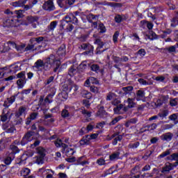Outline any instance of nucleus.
<instances>
[{
  "label": "nucleus",
  "instance_id": "nucleus-33",
  "mask_svg": "<svg viewBox=\"0 0 178 178\" xmlns=\"http://www.w3.org/2000/svg\"><path fill=\"white\" fill-rule=\"evenodd\" d=\"M56 147H63L64 149H66V144H63L60 139H58L54 142Z\"/></svg>",
  "mask_w": 178,
  "mask_h": 178
},
{
  "label": "nucleus",
  "instance_id": "nucleus-55",
  "mask_svg": "<svg viewBox=\"0 0 178 178\" xmlns=\"http://www.w3.org/2000/svg\"><path fill=\"white\" fill-rule=\"evenodd\" d=\"M138 81L143 86H148V82H147V81L144 80L143 79H139Z\"/></svg>",
  "mask_w": 178,
  "mask_h": 178
},
{
  "label": "nucleus",
  "instance_id": "nucleus-56",
  "mask_svg": "<svg viewBox=\"0 0 178 178\" xmlns=\"http://www.w3.org/2000/svg\"><path fill=\"white\" fill-rule=\"evenodd\" d=\"M147 27L149 30H152V29H154V24L151 23L149 22H147Z\"/></svg>",
  "mask_w": 178,
  "mask_h": 178
},
{
  "label": "nucleus",
  "instance_id": "nucleus-15",
  "mask_svg": "<svg viewBox=\"0 0 178 178\" xmlns=\"http://www.w3.org/2000/svg\"><path fill=\"white\" fill-rule=\"evenodd\" d=\"M27 3V0H19L18 1H15L13 3V6H15V8L19 7L22 8Z\"/></svg>",
  "mask_w": 178,
  "mask_h": 178
},
{
  "label": "nucleus",
  "instance_id": "nucleus-63",
  "mask_svg": "<svg viewBox=\"0 0 178 178\" xmlns=\"http://www.w3.org/2000/svg\"><path fill=\"white\" fill-rule=\"evenodd\" d=\"M147 21H145V20H142L141 22H140V27H142V29H145V26H147Z\"/></svg>",
  "mask_w": 178,
  "mask_h": 178
},
{
  "label": "nucleus",
  "instance_id": "nucleus-28",
  "mask_svg": "<svg viewBox=\"0 0 178 178\" xmlns=\"http://www.w3.org/2000/svg\"><path fill=\"white\" fill-rule=\"evenodd\" d=\"M30 169L26 168L20 171V175L22 176L23 177H26V176H29L30 175Z\"/></svg>",
  "mask_w": 178,
  "mask_h": 178
},
{
  "label": "nucleus",
  "instance_id": "nucleus-22",
  "mask_svg": "<svg viewBox=\"0 0 178 178\" xmlns=\"http://www.w3.org/2000/svg\"><path fill=\"white\" fill-rule=\"evenodd\" d=\"M57 4L60 8L67 9V1L66 0H57Z\"/></svg>",
  "mask_w": 178,
  "mask_h": 178
},
{
  "label": "nucleus",
  "instance_id": "nucleus-41",
  "mask_svg": "<svg viewBox=\"0 0 178 178\" xmlns=\"http://www.w3.org/2000/svg\"><path fill=\"white\" fill-rule=\"evenodd\" d=\"M123 109V105L120 104L118 106L114 108V113H120V111Z\"/></svg>",
  "mask_w": 178,
  "mask_h": 178
},
{
  "label": "nucleus",
  "instance_id": "nucleus-46",
  "mask_svg": "<svg viewBox=\"0 0 178 178\" xmlns=\"http://www.w3.org/2000/svg\"><path fill=\"white\" fill-rule=\"evenodd\" d=\"M146 127L149 131H151V130H155V129L157 127V125L156 124H152V125L147 126Z\"/></svg>",
  "mask_w": 178,
  "mask_h": 178
},
{
  "label": "nucleus",
  "instance_id": "nucleus-19",
  "mask_svg": "<svg viewBox=\"0 0 178 178\" xmlns=\"http://www.w3.org/2000/svg\"><path fill=\"white\" fill-rule=\"evenodd\" d=\"M112 138H114L113 140V145H116L118 144V141H122L123 136L122 135H118L117 136L116 135H113Z\"/></svg>",
  "mask_w": 178,
  "mask_h": 178
},
{
  "label": "nucleus",
  "instance_id": "nucleus-48",
  "mask_svg": "<svg viewBox=\"0 0 178 178\" xmlns=\"http://www.w3.org/2000/svg\"><path fill=\"white\" fill-rule=\"evenodd\" d=\"M154 80H156V81L162 82L165 81V76H156V78H154Z\"/></svg>",
  "mask_w": 178,
  "mask_h": 178
},
{
  "label": "nucleus",
  "instance_id": "nucleus-8",
  "mask_svg": "<svg viewBox=\"0 0 178 178\" xmlns=\"http://www.w3.org/2000/svg\"><path fill=\"white\" fill-rule=\"evenodd\" d=\"M43 9L44 10H49L51 12V10H55V5H54V1L52 0H49L43 4Z\"/></svg>",
  "mask_w": 178,
  "mask_h": 178
},
{
  "label": "nucleus",
  "instance_id": "nucleus-27",
  "mask_svg": "<svg viewBox=\"0 0 178 178\" xmlns=\"http://www.w3.org/2000/svg\"><path fill=\"white\" fill-rule=\"evenodd\" d=\"M9 115V112L6 113V108L3 110V113L1 116V122H6L8 120V116Z\"/></svg>",
  "mask_w": 178,
  "mask_h": 178
},
{
  "label": "nucleus",
  "instance_id": "nucleus-13",
  "mask_svg": "<svg viewBox=\"0 0 178 178\" xmlns=\"http://www.w3.org/2000/svg\"><path fill=\"white\" fill-rule=\"evenodd\" d=\"M10 44L11 45H13V47H15L17 51H18L19 52H24L25 51V47H26V44H22L21 45H16V43L13 42H10Z\"/></svg>",
  "mask_w": 178,
  "mask_h": 178
},
{
  "label": "nucleus",
  "instance_id": "nucleus-64",
  "mask_svg": "<svg viewBox=\"0 0 178 178\" xmlns=\"http://www.w3.org/2000/svg\"><path fill=\"white\" fill-rule=\"evenodd\" d=\"M59 178H67V175L63 172L58 173Z\"/></svg>",
  "mask_w": 178,
  "mask_h": 178
},
{
  "label": "nucleus",
  "instance_id": "nucleus-34",
  "mask_svg": "<svg viewBox=\"0 0 178 178\" xmlns=\"http://www.w3.org/2000/svg\"><path fill=\"white\" fill-rule=\"evenodd\" d=\"M104 115H106V112L104 111V107H100L96 115L99 118H104Z\"/></svg>",
  "mask_w": 178,
  "mask_h": 178
},
{
  "label": "nucleus",
  "instance_id": "nucleus-10",
  "mask_svg": "<svg viewBox=\"0 0 178 178\" xmlns=\"http://www.w3.org/2000/svg\"><path fill=\"white\" fill-rule=\"evenodd\" d=\"M172 138H173V134L170 132L163 134L161 136V140H162V141H168V142L172 141Z\"/></svg>",
  "mask_w": 178,
  "mask_h": 178
},
{
  "label": "nucleus",
  "instance_id": "nucleus-31",
  "mask_svg": "<svg viewBox=\"0 0 178 178\" xmlns=\"http://www.w3.org/2000/svg\"><path fill=\"white\" fill-rule=\"evenodd\" d=\"M38 116L37 113H33L31 114L30 117L26 120V124H30L31 120H34V119H36Z\"/></svg>",
  "mask_w": 178,
  "mask_h": 178
},
{
  "label": "nucleus",
  "instance_id": "nucleus-24",
  "mask_svg": "<svg viewBox=\"0 0 178 178\" xmlns=\"http://www.w3.org/2000/svg\"><path fill=\"white\" fill-rule=\"evenodd\" d=\"M77 73V67L73 65L70 67L68 74L69 76H70L71 77H73V76H74V74H76Z\"/></svg>",
  "mask_w": 178,
  "mask_h": 178
},
{
  "label": "nucleus",
  "instance_id": "nucleus-51",
  "mask_svg": "<svg viewBox=\"0 0 178 178\" xmlns=\"http://www.w3.org/2000/svg\"><path fill=\"white\" fill-rule=\"evenodd\" d=\"M118 37H119V31H116L113 36V42H118Z\"/></svg>",
  "mask_w": 178,
  "mask_h": 178
},
{
  "label": "nucleus",
  "instance_id": "nucleus-58",
  "mask_svg": "<svg viewBox=\"0 0 178 178\" xmlns=\"http://www.w3.org/2000/svg\"><path fill=\"white\" fill-rule=\"evenodd\" d=\"M34 49V45L33 44H29L26 48H25V51H33Z\"/></svg>",
  "mask_w": 178,
  "mask_h": 178
},
{
  "label": "nucleus",
  "instance_id": "nucleus-40",
  "mask_svg": "<svg viewBox=\"0 0 178 178\" xmlns=\"http://www.w3.org/2000/svg\"><path fill=\"white\" fill-rule=\"evenodd\" d=\"M24 13V11L21 10H15V13H16V15H17V19H22V17H23V16H24V15H23Z\"/></svg>",
  "mask_w": 178,
  "mask_h": 178
},
{
  "label": "nucleus",
  "instance_id": "nucleus-44",
  "mask_svg": "<svg viewBox=\"0 0 178 178\" xmlns=\"http://www.w3.org/2000/svg\"><path fill=\"white\" fill-rule=\"evenodd\" d=\"M90 91H91L92 92H94L95 94H98V92H99V89H98L97 87L91 86V87H90Z\"/></svg>",
  "mask_w": 178,
  "mask_h": 178
},
{
  "label": "nucleus",
  "instance_id": "nucleus-14",
  "mask_svg": "<svg viewBox=\"0 0 178 178\" xmlns=\"http://www.w3.org/2000/svg\"><path fill=\"white\" fill-rule=\"evenodd\" d=\"M136 98L137 101H144V98H145V92L143 90H138Z\"/></svg>",
  "mask_w": 178,
  "mask_h": 178
},
{
  "label": "nucleus",
  "instance_id": "nucleus-5",
  "mask_svg": "<svg viewBox=\"0 0 178 178\" xmlns=\"http://www.w3.org/2000/svg\"><path fill=\"white\" fill-rule=\"evenodd\" d=\"M10 151H12L10 154L11 156H9L7 158H6V159L4 160V163H6V165H10V163H12V161L15 159V156H13V155L16 154V151H17V147L11 146Z\"/></svg>",
  "mask_w": 178,
  "mask_h": 178
},
{
  "label": "nucleus",
  "instance_id": "nucleus-38",
  "mask_svg": "<svg viewBox=\"0 0 178 178\" xmlns=\"http://www.w3.org/2000/svg\"><path fill=\"white\" fill-rule=\"evenodd\" d=\"M24 79H20L17 81V84L18 86V88H23L24 87Z\"/></svg>",
  "mask_w": 178,
  "mask_h": 178
},
{
  "label": "nucleus",
  "instance_id": "nucleus-59",
  "mask_svg": "<svg viewBox=\"0 0 178 178\" xmlns=\"http://www.w3.org/2000/svg\"><path fill=\"white\" fill-rule=\"evenodd\" d=\"M170 104L171 106H176V105H177V99H172L170 102Z\"/></svg>",
  "mask_w": 178,
  "mask_h": 178
},
{
  "label": "nucleus",
  "instance_id": "nucleus-7",
  "mask_svg": "<svg viewBox=\"0 0 178 178\" xmlns=\"http://www.w3.org/2000/svg\"><path fill=\"white\" fill-rule=\"evenodd\" d=\"M26 20L30 24H32L33 29H37V25L40 24L38 22V17L29 15L26 17Z\"/></svg>",
  "mask_w": 178,
  "mask_h": 178
},
{
  "label": "nucleus",
  "instance_id": "nucleus-18",
  "mask_svg": "<svg viewBox=\"0 0 178 178\" xmlns=\"http://www.w3.org/2000/svg\"><path fill=\"white\" fill-rule=\"evenodd\" d=\"M91 140V136L90 135H87L86 136L83 137L82 140H80L81 145H86L90 144V140Z\"/></svg>",
  "mask_w": 178,
  "mask_h": 178
},
{
  "label": "nucleus",
  "instance_id": "nucleus-61",
  "mask_svg": "<svg viewBox=\"0 0 178 178\" xmlns=\"http://www.w3.org/2000/svg\"><path fill=\"white\" fill-rule=\"evenodd\" d=\"M138 55L140 56H145V50L144 49H141L138 51Z\"/></svg>",
  "mask_w": 178,
  "mask_h": 178
},
{
  "label": "nucleus",
  "instance_id": "nucleus-30",
  "mask_svg": "<svg viewBox=\"0 0 178 178\" xmlns=\"http://www.w3.org/2000/svg\"><path fill=\"white\" fill-rule=\"evenodd\" d=\"M82 97H83V98H87V99H90L92 95H91V92L87 91V90H82L81 92Z\"/></svg>",
  "mask_w": 178,
  "mask_h": 178
},
{
  "label": "nucleus",
  "instance_id": "nucleus-43",
  "mask_svg": "<svg viewBox=\"0 0 178 178\" xmlns=\"http://www.w3.org/2000/svg\"><path fill=\"white\" fill-rule=\"evenodd\" d=\"M115 20L116 23H121V22H123V17L121 15H117L115 17Z\"/></svg>",
  "mask_w": 178,
  "mask_h": 178
},
{
  "label": "nucleus",
  "instance_id": "nucleus-32",
  "mask_svg": "<svg viewBox=\"0 0 178 178\" xmlns=\"http://www.w3.org/2000/svg\"><path fill=\"white\" fill-rule=\"evenodd\" d=\"M167 161H178V153H174L167 157Z\"/></svg>",
  "mask_w": 178,
  "mask_h": 178
},
{
  "label": "nucleus",
  "instance_id": "nucleus-37",
  "mask_svg": "<svg viewBox=\"0 0 178 178\" xmlns=\"http://www.w3.org/2000/svg\"><path fill=\"white\" fill-rule=\"evenodd\" d=\"M91 70L92 72H95L96 73H98L99 72V66L97 64H93L90 66Z\"/></svg>",
  "mask_w": 178,
  "mask_h": 178
},
{
  "label": "nucleus",
  "instance_id": "nucleus-26",
  "mask_svg": "<svg viewBox=\"0 0 178 178\" xmlns=\"http://www.w3.org/2000/svg\"><path fill=\"white\" fill-rule=\"evenodd\" d=\"M169 115V111L168 110H163L159 112V116L161 118L162 120L166 119V117Z\"/></svg>",
  "mask_w": 178,
  "mask_h": 178
},
{
  "label": "nucleus",
  "instance_id": "nucleus-3",
  "mask_svg": "<svg viewBox=\"0 0 178 178\" xmlns=\"http://www.w3.org/2000/svg\"><path fill=\"white\" fill-rule=\"evenodd\" d=\"M33 70L36 72H42V69H47V64L41 59H38L33 66Z\"/></svg>",
  "mask_w": 178,
  "mask_h": 178
},
{
  "label": "nucleus",
  "instance_id": "nucleus-42",
  "mask_svg": "<svg viewBox=\"0 0 178 178\" xmlns=\"http://www.w3.org/2000/svg\"><path fill=\"white\" fill-rule=\"evenodd\" d=\"M122 91L124 92H126L127 94H129V91H133V87L132 86H127L122 88Z\"/></svg>",
  "mask_w": 178,
  "mask_h": 178
},
{
  "label": "nucleus",
  "instance_id": "nucleus-9",
  "mask_svg": "<svg viewBox=\"0 0 178 178\" xmlns=\"http://www.w3.org/2000/svg\"><path fill=\"white\" fill-rule=\"evenodd\" d=\"M65 20L67 23H73V24H77L79 20L77 17H74V15L70 13L65 17Z\"/></svg>",
  "mask_w": 178,
  "mask_h": 178
},
{
  "label": "nucleus",
  "instance_id": "nucleus-54",
  "mask_svg": "<svg viewBox=\"0 0 178 178\" xmlns=\"http://www.w3.org/2000/svg\"><path fill=\"white\" fill-rule=\"evenodd\" d=\"M168 155H170V151L169 149L160 154V158H165Z\"/></svg>",
  "mask_w": 178,
  "mask_h": 178
},
{
  "label": "nucleus",
  "instance_id": "nucleus-50",
  "mask_svg": "<svg viewBox=\"0 0 178 178\" xmlns=\"http://www.w3.org/2000/svg\"><path fill=\"white\" fill-rule=\"evenodd\" d=\"M140 145V143L136 142L134 143H130L129 147V148H137Z\"/></svg>",
  "mask_w": 178,
  "mask_h": 178
},
{
  "label": "nucleus",
  "instance_id": "nucleus-47",
  "mask_svg": "<svg viewBox=\"0 0 178 178\" xmlns=\"http://www.w3.org/2000/svg\"><path fill=\"white\" fill-rule=\"evenodd\" d=\"M97 163L99 164V166H102V165H105V159H99L97 160Z\"/></svg>",
  "mask_w": 178,
  "mask_h": 178
},
{
  "label": "nucleus",
  "instance_id": "nucleus-4",
  "mask_svg": "<svg viewBox=\"0 0 178 178\" xmlns=\"http://www.w3.org/2000/svg\"><path fill=\"white\" fill-rule=\"evenodd\" d=\"M37 154L40 156L36 157V163L38 165L44 163V156H45V149L42 147H38L37 149Z\"/></svg>",
  "mask_w": 178,
  "mask_h": 178
},
{
  "label": "nucleus",
  "instance_id": "nucleus-21",
  "mask_svg": "<svg viewBox=\"0 0 178 178\" xmlns=\"http://www.w3.org/2000/svg\"><path fill=\"white\" fill-rule=\"evenodd\" d=\"M23 115H26V107H20L16 113L15 116L19 118L20 116H23Z\"/></svg>",
  "mask_w": 178,
  "mask_h": 178
},
{
  "label": "nucleus",
  "instance_id": "nucleus-35",
  "mask_svg": "<svg viewBox=\"0 0 178 178\" xmlns=\"http://www.w3.org/2000/svg\"><path fill=\"white\" fill-rule=\"evenodd\" d=\"M127 103L128 104V108H134L136 106L134 99L128 98Z\"/></svg>",
  "mask_w": 178,
  "mask_h": 178
},
{
  "label": "nucleus",
  "instance_id": "nucleus-62",
  "mask_svg": "<svg viewBox=\"0 0 178 178\" xmlns=\"http://www.w3.org/2000/svg\"><path fill=\"white\" fill-rule=\"evenodd\" d=\"M167 49L169 52H175L176 51V46H171V47H168Z\"/></svg>",
  "mask_w": 178,
  "mask_h": 178
},
{
  "label": "nucleus",
  "instance_id": "nucleus-12",
  "mask_svg": "<svg viewBox=\"0 0 178 178\" xmlns=\"http://www.w3.org/2000/svg\"><path fill=\"white\" fill-rule=\"evenodd\" d=\"M173 165L170 163H165V166L161 170V173H169L170 170H172Z\"/></svg>",
  "mask_w": 178,
  "mask_h": 178
},
{
  "label": "nucleus",
  "instance_id": "nucleus-60",
  "mask_svg": "<svg viewBox=\"0 0 178 178\" xmlns=\"http://www.w3.org/2000/svg\"><path fill=\"white\" fill-rule=\"evenodd\" d=\"M120 119H122L120 117L115 118L114 120H112L111 124H116V123H118V122H119Z\"/></svg>",
  "mask_w": 178,
  "mask_h": 178
},
{
  "label": "nucleus",
  "instance_id": "nucleus-49",
  "mask_svg": "<svg viewBox=\"0 0 178 178\" xmlns=\"http://www.w3.org/2000/svg\"><path fill=\"white\" fill-rule=\"evenodd\" d=\"M89 81H90L91 84H98V80H97V79L95 77L90 76L89 78Z\"/></svg>",
  "mask_w": 178,
  "mask_h": 178
},
{
  "label": "nucleus",
  "instance_id": "nucleus-20",
  "mask_svg": "<svg viewBox=\"0 0 178 178\" xmlns=\"http://www.w3.org/2000/svg\"><path fill=\"white\" fill-rule=\"evenodd\" d=\"M168 119L170 120H172V122H174V124H178V113H174L172 115H170L168 117Z\"/></svg>",
  "mask_w": 178,
  "mask_h": 178
},
{
  "label": "nucleus",
  "instance_id": "nucleus-25",
  "mask_svg": "<svg viewBox=\"0 0 178 178\" xmlns=\"http://www.w3.org/2000/svg\"><path fill=\"white\" fill-rule=\"evenodd\" d=\"M120 155V153L119 152H114L109 156V159L110 161H118V159H119Z\"/></svg>",
  "mask_w": 178,
  "mask_h": 178
},
{
  "label": "nucleus",
  "instance_id": "nucleus-39",
  "mask_svg": "<svg viewBox=\"0 0 178 178\" xmlns=\"http://www.w3.org/2000/svg\"><path fill=\"white\" fill-rule=\"evenodd\" d=\"M115 97H116V95H115V93L109 92L107 95L106 101H111V100L115 98Z\"/></svg>",
  "mask_w": 178,
  "mask_h": 178
},
{
  "label": "nucleus",
  "instance_id": "nucleus-16",
  "mask_svg": "<svg viewBox=\"0 0 178 178\" xmlns=\"http://www.w3.org/2000/svg\"><path fill=\"white\" fill-rule=\"evenodd\" d=\"M15 26V20L13 19H8L3 22V27H13Z\"/></svg>",
  "mask_w": 178,
  "mask_h": 178
},
{
  "label": "nucleus",
  "instance_id": "nucleus-17",
  "mask_svg": "<svg viewBox=\"0 0 178 178\" xmlns=\"http://www.w3.org/2000/svg\"><path fill=\"white\" fill-rule=\"evenodd\" d=\"M64 151H65L67 156H72L74 155V152H76L74 149L67 147V145H66V147L64 149Z\"/></svg>",
  "mask_w": 178,
  "mask_h": 178
},
{
  "label": "nucleus",
  "instance_id": "nucleus-2",
  "mask_svg": "<svg viewBox=\"0 0 178 178\" xmlns=\"http://www.w3.org/2000/svg\"><path fill=\"white\" fill-rule=\"evenodd\" d=\"M73 90L74 92H77L79 91V86L74 84L72 87L68 86L67 85L63 86V92H61V95L64 99H67L68 95L67 93L70 92Z\"/></svg>",
  "mask_w": 178,
  "mask_h": 178
},
{
  "label": "nucleus",
  "instance_id": "nucleus-23",
  "mask_svg": "<svg viewBox=\"0 0 178 178\" xmlns=\"http://www.w3.org/2000/svg\"><path fill=\"white\" fill-rule=\"evenodd\" d=\"M14 102H15V97L13 96L8 98L7 101L4 102L3 106L8 108V106H10V105H12V104Z\"/></svg>",
  "mask_w": 178,
  "mask_h": 178
},
{
  "label": "nucleus",
  "instance_id": "nucleus-6",
  "mask_svg": "<svg viewBox=\"0 0 178 178\" xmlns=\"http://www.w3.org/2000/svg\"><path fill=\"white\" fill-rule=\"evenodd\" d=\"M33 140H34V132H29L23 137L21 145H26V144L33 141Z\"/></svg>",
  "mask_w": 178,
  "mask_h": 178
},
{
  "label": "nucleus",
  "instance_id": "nucleus-36",
  "mask_svg": "<svg viewBox=\"0 0 178 178\" xmlns=\"http://www.w3.org/2000/svg\"><path fill=\"white\" fill-rule=\"evenodd\" d=\"M56 26H58V22L56 21L51 22L49 26V30L50 31H54L55 29H56Z\"/></svg>",
  "mask_w": 178,
  "mask_h": 178
},
{
  "label": "nucleus",
  "instance_id": "nucleus-52",
  "mask_svg": "<svg viewBox=\"0 0 178 178\" xmlns=\"http://www.w3.org/2000/svg\"><path fill=\"white\" fill-rule=\"evenodd\" d=\"M99 29L100 30V33H105V31H106V28H105V26L103 24H100L99 25Z\"/></svg>",
  "mask_w": 178,
  "mask_h": 178
},
{
  "label": "nucleus",
  "instance_id": "nucleus-11",
  "mask_svg": "<svg viewBox=\"0 0 178 178\" xmlns=\"http://www.w3.org/2000/svg\"><path fill=\"white\" fill-rule=\"evenodd\" d=\"M49 172H51V173H52V175H54L55 173V171H54L52 170H49V169H45L44 168L39 169L38 173H39V175H40V176H42V177H45L47 176V175H48V173H49Z\"/></svg>",
  "mask_w": 178,
  "mask_h": 178
},
{
  "label": "nucleus",
  "instance_id": "nucleus-1",
  "mask_svg": "<svg viewBox=\"0 0 178 178\" xmlns=\"http://www.w3.org/2000/svg\"><path fill=\"white\" fill-rule=\"evenodd\" d=\"M46 68L45 70L54 67V72H56L60 66V60L57 58L54 55H50L45 60Z\"/></svg>",
  "mask_w": 178,
  "mask_h": 178
},
{
  "label": "nucleus",
  "instance_id": "nucleus-29",
  "mask_svg": "<svg viewBox=\"0 0 178 178\" xmlns=\"http://www.w3.org/2000/svg\"><path fill=\"white\" fill-rule=\"evenodd\" d=\"M94 129V125H92V124H89L86 128H82L81 129V131H82L83 133H88V131H91V130H92Z\"/></svg>",
  "mask_w": 178,
  "mask_h": 178
},
{
  "label": "nucleus",
  "instance_id": "nucleus-57",
  "mask_svg": "<svg viewBox=\"0 0 178 178\" xmlns=\"http://www.w3.org/2000/svg\"><path fill=\"white\" fill-rule=\"evenodd\" d=\"M83 104L84 105V106H86V108H89L90 107V101H88V99H84L83 101Z\"/></svg>",
  "mask_w": 178,
  "mask_h": 178
},
{
  "label": "nucleus",
  "instance_id": "nucleus-45",
  "mask_svg": "<svg viewBox=\"0 0 178 178\" xmlns=\"http://www.w3.org/2000/svg\"><path fill=\"white\" fill-rule=\"evenodd\" d=\"M61 115L63 118H68L69 116V111L64 109L63 110L62 113H61Z\"/></svg>",
  "mask_w": 178,
  "mask_h": 178
},
{
  "label": "nucleus",
  "instance_id": "nucleus-53",
  "mask_svg": "<svg viewBox=\"0 0 178 178\" xmlns=\"http://www.w3.org/2000/svg\"><path fill=\"white\" fill-rule=\"evenodd\" d=\"M173 126L174 125L172 124H166L163 126V128L164 129V130H169L170 129H172Z\"/></svg>",
  "mask_w": 178,
  "mask_h": 178
}]
</instances>
